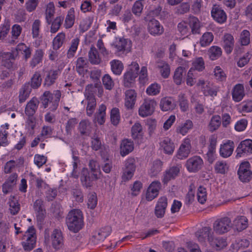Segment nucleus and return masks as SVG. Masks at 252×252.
<instances>
[{"label":"nucleus","mask_w":252,"mask_h":252,"mask_svg":"<svg viewBox=\"0 0 252 252\" xmlns=\"http://www.w3.org/2000/svg\"><path fill=\"white\" fill-rule=\"evenodd\" d=\"M32 91L31 87L30 86V83H25L20 90L19 95L20 103H23L29 97Z\"/></svg>","instance_id":"31"},{"label":"nucleus","mask_w":252,"mask_h":252,"mask_svg":"<svg viewBox=\"0 0 252 252\" xmlns=\"http://www.w3.org/2000/svg\"><path fill=\"white\" fill-rule=\"evenodd\" d=\"M250 165L248 161L243 162L240 165L237 173L239 179L243 182H248L252 178V172L250 169Z\"/></svg>","instance_id":"10"},{"label":"nucleus","mask_w":252,"mask_h":252,"mask_svg":"<svg viewBox=\"0 0 252 252\" xmlns=\"http://www.w3.org/2000/svg\"><path fill=\"white\" fill-rule=\"evenodd\" d=\"M160 89V87L158 84L154 83L148 87L146 92L149 95H155L159 93Z\"/></svg>","instance_id":"63"},{"label":"nucleus","mask_w":252,"mask_h":252,"mask_svg":"<svg viewBox=\"0 0 252 252\" xmlns=\"http://www.w3.org/2000/svg\"><path fill=\"white\" fill-rule=\"evenodd\" d=\"M234 148V142L228 140L226 143L221 145L220 150V156L224 158L230 157L232 154Z\"/></svg>","instance_id":"22"},{"label":"nucleus","mask_w":252,"mask_h":252,"mask_svg":"<svg viewBox=\"0 0 252 252\" xmlns=\"http://www.w3.org/2000/svg\"><path fill=\"white\" fill-rule=\"evenodd\" d=\"M220 117L219 115L213 116L209 125V130L212 132L217 130L220 126Z\"/></svg>","instance_id":"40"},{"label":"nucleus","mask_w":252,"mask_h":252,"mask_svg":"<svg viewBox=\"0 0 252 252\" xmlns=\"http://www.w3.org/2000/svg\"><path fill=\"white\" fill-rule=\"evenodd\" d=\"M139 69V65L136 63H132L128 70L124 75V84L126 87H132L135 79L137 77Z\"/></svg>","instance_id":"2"},{"label":"nucleus","mask_w":252,"mask_h":252,"mask_svg":"<svg viewBox=\"0 0 252 252\" xmlns=\"http://www.w3.org/2000/svg\"><path fill=\"white\" fill-rule=\"evenodd\" d=\"M63 19V17L62 16H59L56 18L52 23L51 27V32L52 33H55L58 31L62 24Z\"/></svg>","instance_id":"59"},{"label":"nucleus","mask_w":252,"mask_h":252,"mask_svg":"<svg viewBox=\"0 0 252 252\" xmlns=\"http://www.w3.org/2000/svg\"><path fill=\"white\" fill-rule=\"evenodd\" d=\"M116 49L117 55L120 56L124 54L125 52H129L131 48V41L128 39L120 37L117 39L116 41L112 44Z\"/></svg>","instance_id":"7"},{"label":"nucleus","mask_w":252,"mask_h":252,"mask_svg":"<svg viewBox=\"0 0 252 252\" xmlns=\"http://www.w3.org/2000/svg\"><path fill=\"white\" fill-rule=\"evenodd\" d=\"M74 10L73 8H71L69 10L68 14L65 20V27L66 29L70 28L72 27L74 22Z\"/></svg>","instance_id":"48"},{"label":"nucleus","mask_w":252,"mask_h":252,"mask_svg":"<svg viewBox=\"0 0 252 252\" xmlns=\"http://www.w3.org/2000/svg\"><path fill=\"white\" fill-rule=\"evenodd\" d=\"M15 49H17L18 52L19 50H23L24 54V58L26 60H27L30 58L31 56V50L29 47H27L24 43H20L18 44Z\"/></svg>","instance_id":"62"},{"label":"nucleus","mask_w":252,"mask_h":252,"mask_svg":"<svg viewBox=\"0 0 252 252\" xmlns=\"http://www.w3.org/2000/svg\"><path fill=\"white\" fill-rule=\"evenodd\" d=\"M185 68L182 66H179L175 70L174 75V82L178 85L181 84L184 75H185Z\"/></svg>","instance_id":"38"},{"label":"nucleus","mask_w":252,"mask_h":252,"mask_svg":"<svg viewBox=\"0 0 252 252\" xmlns=\"http://www.w3.org/2000/svg\"><path fill=\"white\" fill-rule=\"evenodd\" d=\"M39 102L36 97H34L28 102L25 111L27 116H34L37 109Z\"/></svg>","instance_id":"19"},{"label":"nucleus","mask_w":252,"mask_h":252,"mask_svg":"<svg viewBox=\"0 0 252 252\" xmlns=\"http://www.w3.org/2000/svg\"><path fill=\"white\" fill-rule=\"evenodd\" d=\"M210 58L212 60H215L220 57L222 54L221 49L218 46H212L209 49Z\"/></svg>","instance_id":"51"},{"label":"nucleus","mask_w":252,"mask_h":252,"mask_svg":"<svg viewBox=\"0 0 252 252\" xmlns=\"http://www.w3.org/2000/svg\"><path fill=\"white\" fill-rule=\"evenodd\" d=\"M43 56V53L42 50L41 49L37 50L30 63L31 66L32 67H34L39 63L42 60Z\"/></svg>","instance_id":"46"},{"label":"nucleus","mask_w":252,"mask_h":252,"mask_svg":"<svg viewBox=\"0 0 252 252\" xmlns=\"http://www.w3.org/2000/svg\"><path fill=\"white\" fill-rule=\"evenodd\" d=\"M190 148L189 140L188 139H185L183 143L180 146L176 155V157L180 159L187 158L190 153Z\"/></svg>","instance_id":"17"},{"label":"nucleus","mask_w":252,"mask_h":252,"mask_svg":"<svg viewBox=\"0 0 252 252\" xmlns=\"http://www.w3.org/2000/svg\"><path fill=\"white\" fill-rule=\"evenodd\" d=\"M78 129L82 135H88L90 132V123L87 120L81 121L78 126Z\"/></svg>","instance_id":"39"},{"label":"nucleus","mask_w":252,"mask_h":252,"mask_svg":"<svg viewBox=\"0 0 252 252\" xmlns=\"http://www.w3.org/2000/svg\"><path fill=\"white\" fill-rule=\"evenodd\" d=\"M244 86L241 84L236 85L232 92L233 99L235 101L239 102L241 101L245 95L244 92Z\"/></svg>","instance_id":"28"},{"label":"nucleus","mask_w":252,"mask_h":252,"mask_svg":"<svg viewBox=\"0 0 252 252\" xmlns=\"http://www.w3.org/2000/svg\"><path fill=\"white\" fill-rule=\"evenodd\" d=\"M102 147V143L100 138L94 134L92 137L91 147L93 150L98 151Z\"/></svg>","instance_id":"56"},{"label":"nucleus","mask_w":252,"mask_h":252,"mask_svg":"<svg viewBox=\"0 0 252 252\" xmlns=\"http://www.w3.org/2000/svg\"><path fill=\"white\" fill-rule=\"evenodd\" d=\"M42 82V78L40 73L39 72H35L32 77L31 79L30 86L32 89H36L38 88Z\"/></svg>","instance_id":"35"},{"label":"nucleus","mask_w":252,"mask_h":252,"mask_svg":"<svg viewBox=\"0 0 252 252\" xmlns=\"http://www.w3.org/2000/svg\"><path fill=\"white\" fill-rule=\"evenodd\" d=\"M232 227H234L238 231H241L248 227V220L244 216L237 217L232 223Z\"/></svg>","instance_id":"27"},{"label":"nucleus","mask_w":252,"mask_h":252,"mask_svg":"<svg viewBox=\"0 0 252 252\" xmlns=\"http://www.w3.org/2000/svg\"><path fill=\"white\" fill-rule=\"evenodd\" d=\"M19 55L17 49H13L9 52H0V60L2 65L8 69L13 67L14 62Z\"/></svg>","instance_id":"4"},{"label":"nucleus","mask_w":252,"mask_h":252,"mask_svg":"<svg viewBox=\"0 0 252 252\" xmlns=\"http://www.w3.org/2000/svg\"><path fill=\"white\" fill-rule=\"evenodd\" d=\"M54 98L53 100H52V101L50 102L51 106L49 107V109L52 111H55L58 108L59 105V102L60 100V98L61 96V93L59 90H57L54 93Z\"/></svg>","instance_id":"47"},{"label":"nucleus","mask_w":252,"mask_h":252,"mask_svg":"<svg viewBox=\"0 0 252 252\" xmlns=\"http://www.w3.org/2000/svg\"><path fill=\"white\" fill-rule=\"evenodd\" d=\"M144 20L148 23V30L151 34L156 35L162 34L163 28L158 20L149 16H146Z\"/></svg>","instance_id":"8"},{"label":"nucleus","mask_w":252,"mask_h":252,"mask_svg":"<svg viewBox=\"0 0 252 252\" xmlns=\"http://www.w3.org/2000/svg\"><path fill=\"white\" fill-rule=\"evenodd\" d=\"M102 83L106 90H111L114 86V83L111 76L108 74H105L102 78Z\"/></svg>","instance_id":"54"},{"label":"nucleus","mask_w":252,"mask_h":252,"mask_svg":"<svg viewBox=\"0 0 252 252\" xmlns=\"http://www.w3.org/2000/svg\"><path fill=\"white\" fill-rule=\"evenodd\" d=\"M131 136L132 138L135 140H139L142 138V127L140 123H136L132 126Z\"/></svg>","instance_id":"34"},{"label":"nucleus","mask_w":252,"mask_h":252,"mask_svg":"<svg viewBox=\"0 0 252 252\" xmlns=\"http://www.w3.org/2000/svg\"><path fill=\"white\" fill-rule=\"evenodd\" d=\"M157 102L154 99H145L139 109V114L142 117L151 115L155 111Z\"/></svg>","instance_id":"9"},{"label":"nucleus","mask_w":252,"mask_h":252,"mask_svg":"<svg viewBox=\"0 0 252 252\" xmlns=\"http://www.w3.org/2000/svg\"><path fill=\"white\" fill-rule=\"evenodd\" d=\"M100 178L96 174L92 173L86 168L82 169L80 175V181L82 186L87 188L93 187L94 181Z\"/></svg>","instance_id":"6"},{"label":"nucleus","mask_w":252,"mask_h":252,"mask_svg":"<svg viewBox=\"0 0 252 252\" xmlns=\"http://www.w3.org/2000/svg\"><path fill=\"white\" fill-rule=\"evenodd\" d=\"M88 198L87 205L88 208L91 209H94L97 203V198L96 193L95 192L89 193Z\"/></svg>","instance_id":"58"},{"label":"nucleus","mask_w":252,"mask_h":252,"mask_svg":"<svg viewBox=\"0 0 252 252\" xmlns=\"http://www.w3.org/2000/svg\"><path fill=\"white\" fill-rule=\"evenodd\" d=\"M188 23L193 34L200 33V24L197 18L193 16H189L188 18Z\"/></svg>","instance_id":"29"},{"label":"nucleus","mask_w":252,"mask_h":252,"mask_svg":"<svg viewBox=\"0 0 252 252\" xmlns=\"http://www.w3.org/2000/svg\"><path fill=\"white\" fill-rule=\"evenodd\" d=\"M179 105L182 111H187L189 109V103L187 99L184 94L179 95Z\"/></svg>","instance_id":"61"},{"label":"nucleus","mask_w":252,"mask_h":252,"mask_svg":"<svg viewBox=\"0 0 252 252\" xmlns=\"http://www.w3.org/2000/svg\"><path fill=\"white\" fill-rule=\"evenodd\" d=\"M157 67L160 69V72L162 77L167 78L170 72V68L168 64L164 62H158Z\"/></svg>","instance_id":"36"},{"label":"nucleus","mask_w":252,"mask_h":252,"mask_svg":"<svg viewBox=\"0 0 252 252\" xmlns=\"http://www.w3.org/2000/svg\"><path fill=\"white\" fill-rule=\"evenodd\" d=\"M202 159L199 156H193L189 158L185 166L190 172H196L200 170L203 166Z\"/></svg>","instance_id":"11"},{"label":"nucleus","mask_w":252,"mask_h":252,"mask_svg":"<svg viewBox=\"0 0 252 252\" xmlns=\"http://www.w3.org/2000/svg\"><path fill=\"white\" fill-rule=\"evenodd\" d=\"M181 166H173L167 169L163 174L162 182L167 184L170 180L174 179L180 173Z\"/></svg>","instance_id":"12"},{"label":"nucleus","mask_w":252,"mask_h":252,"mask_svg":"<svg viewBox=\"0 0 252 252\" xmlns=\"http://www.w3.org/2000/svg\"><path fill=\"white\" fill-rule=\"evenodd\" d=\"M59 72L57 70L48 71L44 78L43 86L49 87L53 85L58 78Z\"/></svg>","instance_id":"23"},{"label":"nucleus","mask_w":252,"mask_h":252,"mask_svg":"<svg viewBox=\"0 0 252 252\" xmlns=\"http://www.w3.org/2000/svg\"><path fill=\"white\" fill-rule=\"evenodd\" d=\"M160 145L163 148L165 153L168 155L173 154L175 148L174 144L168 137H166L160 141Z\"/></svg>","instance_id":"32"},{"label":"nucleus","mask_w":252,"mask_h":252,"mask_svg":"<svg viewBox=\"0 0 252 252\" xmlns=\"http://www.w3.org/2000/svg\"><path fill=\"white\" fill-rule=\"evenodd\" d=\"M232 227L231 220L227 217L217 220L213 224L214 231L219 234L228 231Z\"/></svg>","instance_id":"3"},{"label":"nucleus","mask_w":252,"mask_h":252,"mask_svg":"<svg viewBox=\"0 0 252 252\" xmlns=\"http://www.w3.org/2000/svg\"><path fill=\"white\" fill-rule=\"evenodd\" d=\"M89 166L91 170V171H90L91 173L96 174L98 177H100V175L101 174L100 166L96 160L94 159L90 160Z\"/></svg>","instance_id":"52"},{"label":"nucleus","mask_w":252,"mask_h":252,"mask_svg":"<svg viewBox=\"0 0 252 252\" xmlns=\"http://www.w3.org/2000/svg\"><path fill=\"white\" fill-rule=\"evenodd\" d=\"M87 66V62L83 57H79L76 62V70L80 74L84 73V68Z\"/></svg>","instance_id":"53"},{"label":"nucleus","mask_w":252,"mask_h":252,"mask_svg":"<svg viewBox=\"0 0 252 252\" xmlns=\"http://www.w3.org/2000/svg\"><path fill=\"white\" fill-rule=\"evenodd\" d=\"M236 151L237 155L243 153H252V140L251 139H246L242 141L237 148Z\"/></svg>","instance_id":"20"},{"label":"nucleus","mask_w":252,"mask_h":252,"mask_svg":"<svg viewBox=\"0 0 252 252\" xmlns=\"http://www.w3.org/2000/svg\"><path fill=\"white\" fill-rule=\"evenodd\" d=\"M65 39V34L63 32H61L54 38L53 41V47L54 50H57L63 45Z\"/></svg>","instance_id":"44"},{"label":"nucleus","mask_w":252,"mask_h":252,"mask_svg":"<svg viewBox=\"0 0 252 252\" xmlns=\"http://www.w3.org/2000/svg\"><path fill=\"white\" fill-rule=\"evenodd\" d=\"M167 206V199L166 197H161L158 199L155 210V214L158 218L163 217Z\"/></svg>","instance_id":"15"},{"label":"nucleus","mask_w":252,"mask_h":252,"mask_svg":"<svg viewBox=\"0 0 252 252\" xmlns=\"http://www.w3.org/2000/svg\"><path fill=\"white\" fill-rule=\"evenodd\" d=\"M211 228L210 227H204L195 233V236L201 243H204L206 239L212 238L211 235Z\"/></svg>","instance_id":"24"},{"label":"nucleus","mask_w":252,"mask_h":252,"mask_svg":"<svg viewBox=\"0 0 252 252\" xmlns=\"http://www.w3.org/2000/svg\"><path fill=\"white\" fill-rule=\"evenodd\" d=\"M88 100L87 106L86 108L87 114L91 116L94 113L96 106V100L95 97L93 93H88L87 97Z\"/></svg>","instance_id":"30"},{"label":"nucleus","mask_w":252,"mask_h":252,"mask_svg":"<svg viewBox=\"0 0 252 252\" xmlns=\"http://www.w3.org/2000/svg\"><path fill=\"white\" fill-rule=\"evenodd\" d=\"M89 60L93 64H98L101 62L98 51L93 46L91 47L89 52Z\"/></svg>","instance_id":"33"},{"label":"nucleus","mask_w":252,"mask_h":252,"mask_svg":"<svg viewBox=\"0 0 252 252\" xmlns=\"http://www.w3.org/2000/svg\"><path fill=\"white\" fill-rule=\"evenodd\" d=\"M52 244L54 248L60 249L63 245V239L61 230L55 229L51 234Z\"/></svg>","instance_id":"14"},{"label":"nucleus","mask_w":252,"mask_h":252,"mask_svg":"<svg viewBox=\"0 0 252 252\" xmlns=\"http://www.w3.org/2000/svg\"><path fill=\"white\" fill-rule=\"evenodd\" d=\"M94 89H97L98 91V96L100 97L103 93V88L101 86V82L95 83L94 85L93 84H89L86 86V91L87 90L88 91V93H93L94 91Z\"/></svg>","instance_id":"49"},{"label":"nucleus","mask_w":252,"mask_h":252,"mask_svg":"<svg viewBox=\"0 0 252 252\" xmlns=\"http://www.w3.org/2000/svg\"><path fill=\"white\" fill-rule=\"evenodd\" d=\"M125 105L127 109H132L135 104L137 94L134 90H127L125 93Z\"/></svg>","instance_id":"18"},{"label":"nucleus","mask_w":252,"mask_h":252,"mask_svg":"<svg viewBox=\"0 0 252 252\" xmlns=\"http://www.w3.org/2000/svg\"><path fill=\"white\" fill-rule=\"evenodd\" d=\"M240 40L242 46L248 45L250 42V32L247 30H244L241 33Z\"/></svg>","instance_id":"60"},{"label":"nucleus","mask_w":252,"mask_h":252,"mask_svg":"<svg viewBox=\"0 0 252 252\" xmlns=\"http://www.w3.org/2000/svg\"><path fill=\"white\" fill-rule=\"evenodd\" d=\"M134 149L133 142L128 139L122 140L120 145V154L124 157L131 152Z\"/></svg>","instance_id":"21"},{"label":"nucleus","mask_w":252,"mask_h":252,"mask_svg":"<svg viewBox=\"0 0 252 252\" xmlns=\"http://www.w3.org/2000/svg\"><path fill=\"white\" fill-rule=\"evenodd\" d=\"M209 242L211 246L217 251H220L227 246L225 239L220 237L217 238L212 237L209 238Z\"/></svg>","instance_id":"25"},{"label":"nucleus","mask_w":252,"mask_h":252,"mask_svg":"<svg viewBox=\"0 0 252 252\" xmlns=\"http://www.w3.org/2000/svg\"><path fill=\"white\" fill-rule=\"evenodd\" d=\"M211 14L213 19L219 23H223L226 20V14L219 5L213 6L211 10Z\"/></svg>","instance_id":"16"},{"label":"nucleus","mask_w":252,"mask_h":252,"mask_svg":"<svg viewBox=\"0 0 252 252\" xmlns=\"http://www.w3.org/2000/svg\"><path fill=\"white\" fill-rule=\"evenodd\" d=\"M143 7L141 0H137L132 6V11L135 15L139 16L142 11Z\"/></svg>","instance_id":"64"},{"label":"nucleus","mask_w":252,"mask_h":252,"mask_svg":"<svg viewBox=\"0 0 252 252\" xmlns=\"http://www.w3.org/2000/svg\"><path fill=\"white\" fill-rule=\"evenodd\" d=\"M80 41L79 38L77 37L71 41V45L67 53V57L68 59L73 58L77 49L78 46Z\"/></svg>","instance_id":"42"},{"label":"nucleus","mask_w":252,"mask_h":252,"mask_svg":"<svg viewBox=\"0 0 252 252\" xmlns=\"http://www.w3.org/2000/svg\"><path fill=\"white\" fill-rule=\"evenodd\" d=\"M111 121L114 126H117L120 121L119 110L117 108H113L111 111L110 114Z\"/></svg>","instance_id":"57"},{"label":"nucleus","mask_w":252,"mask_h":252,"mask_svg":"<svg viewBox=\"0 0 252 252\" xmlns=\"http://www.w3.org/2000/svg\"><path fill=\"white\" fill-rule=\"evenodd\" d=\"M55 7L53 3L50 2L47 5L46 10V20L48 24L50 25L52 22V18L54 16Z\"/></svg>","instance_id":"50"},{"label":"nucleus","mask_w":252,"mask_h":252,"mask_svg":"<svg viewBox=\"0 0 252 252\" xmlns=\"http://www.w3.org/2000/svg\"><path fill=\"white\" fill-rule=\"evenodd\" d=\"M110 63L113 72L116 75L121 74L124 68L123 63L119 60H114Z\"/></svg>","instance_id":"41"},{"label":"nucleus","mask_w":252,"mask_h":252,"mask_svg":"<svg viewBox=\"0 0 252 252\" xmlns=\"http://www.w3.org/2000/svg\"><path fill=\"white\" fill-rule=\"evenodd\" d=\"M234 40L230 34H225L223 36V48L227 54H230L234 48Z\"/></svg>","instance_id":"26"},{"label":"nucleus","mask_w":252,"mask_h":252,"mask_svg":"<svg viewBox=\"0 0 252 252\" xmlns=\"http://www.w3.org/2000/svg\"><path fill=\"white\" fill-rule=\"evenodd\" d=\"M214 35L211 32H206L202 36L200 40V44L201 46L205 47L210 45L213 41Z\"/></svg>","instance_id":"43"},{"label":"nucleus","mask_w":252,"mask_h":252,"mask_svg":"<svg viewBox=\"0 0 252 252\" xmlns=\"http://www.w3.org/2000/svg\"><path fill=\"white\" fill-rule=\"evenodd\" d=\"M159 105L163 111L171 110L173 107L172 101L167 97H164L161 99Z\"/></svg>","instance_id":"55"},{"label":"nucleus","mask_w":252,"mask_h":252,"mask_svg":"<svg viewBox=\"0 0 252 252\" xmlns=\"http://www.w3.org/2000/svg\"><path fill=\"white\" fill-rule=\"evenodd\" d=\"M54 98V94H51L49 91H45L40 97V101L44 108L48 106L49 102Z\"/></svg>","instance_id":"37"},{"label":"nucleus","mask_w":252,"mask_h":252,"mask_svg":"<svg viewBox=\"0 0 252 252\" xmlns=\"http://www.w3.org/2000/svg\"><path fill=\"white\" fill-rule=\"evenodd\" d=\"M17 175L16 173L11 174L2 186V192L6 194L12 192L15 187L17 179Z\"/></svg>","instance_id":"13"},{"label":"nucleus","mask_w":252,"mask_h":252,"mask_svg":"<svg viewBox=\"0 0 252 252\" xmlns=\"http://www.w3.org/2000/svg\"><path fill=\"white\" fill-rule=\"evenodd\" d=\"M24 239H26L25 242H22V246L25 251H30L35 246L36 237L35 230L33 226H31L27 230L23 236Z\"/></svg>","instance_id":"5"},{"label":"nucleus","mask_w":252,"mask_h":252,"mask_svg":"<svg viewBox=\"0 0 252 252\" xmlns=\"http://www.w3.org/2000/svg\"><path fill=\"white\" fill-rule=\"evenodd\" d=\"M106 106L102 104L98 109V112L95 114V119L98 123L102 125L105 122Z\"/></svg>","instance_id":"45"},{"label":"nucleus","mask_w":252,"mask_h":252,"mask_svg":"<svg viewBox=\"0 0 252 252\" xmlns=\"http://www.w3.org/2000/svg\"><path fill=\"white\" fill-rule=\"evenodd\" d=\"M66 223L70 231L74 233L78 232L84 225L82 212L77 209L70 211L66 216Z\"/></svg>","instance_id":"1"}]
</instances>
